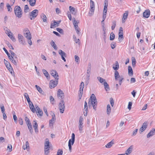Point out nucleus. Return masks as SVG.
Segmentation results:
<instances>
[{"instance_id": "1", "label": "nucleus", "mask_w": 155, "mask_h": 155, "mask_svg": "<svg viewBox=\"0 0 155 155\" xmlns=\"http://www.w3.org/2000/svg\"><path fill=\"white\" fill-rule=\"evenodd\" d=\"M97 103V100L95 95L92 94L90 97L88 103L89 108H91L92 106L93 109L96 110Z\"/></svg>"}, {"instance_id": "2", "label": "nucleus", "mask_w": 155, "mask_h": 155, "mask_svg": "<svg viewBox=\"0 0 155 155\" xmlns=\"http://www.w3.org/2000/svg\"><path fill=\"white\" fill-rule=\"evenodd\" d=\"M10 61L15 65H16L17 62L18 61V58L16 54L14 52L10 54V57H8Z\"/></svg>"}, {"instance_id": "3", "label": "nucleus", "mask_w": 155, "mask_h": 155, "mask_svg": "<svg viewBox=\"0 0 155 155\" xmlns=\"http://www.w3.org/2000/svg\"><path fill=\"white\" fill-rule=\"evenodd\" d=\"M15 14L17 17L21 18L22 15V10L20 7L19 6H16L14 8Z\"/></svg>"}, {"instance_id": "4", "label": "nucleus", "mask_w": 155, "mask_h": 155, "mask_svg": "<svg viewBox=\"0 0 155 155\" xmlns=\"http://www.w3.org/2000/svg\"><path fill=\"white\" fill-rule=\"evenodd\" d=\"M49 142L48 138H47L45 139L44 146L45 153V155H48L49 153Z\"/></svg>"}, {"instance_id": "5", "label": "nucleus", "mask_w": 155, "mask_h": 155, "mask_svg": "<svg viewBox=\"0 0 155 155\" xmlns=\"http://www.w3.org/2000/svg\"><path fill=\"white\" fill-rule=\"evenodd\" d=\"M75 141V134L74 133H72L71 135V138L69 139L68 143V146L69 147V150L70 152L71 151L72 145H73Z\"/></svg>"}, {"instance_id": "6", "label": "nucleus", "mask_w": 155, "mask_h": 155, "mask_svg": "<svg viewBox=\"0 0 155 155\" xmlns=\"http://www.w3.org/2000/svg\"><path fill=\"white\" fill-rule=\"evenodd\" d=\"M90 11L89 12V15L90 16H91L94 14L95 10V5L94 2L92 0H90Z\"/></svg>"}, {"instance_id": "7", "label": "nucleus", "mask_w": 155, "mask_h": 155, "mask_svg": "<svg viewBox=\"0 0 155 155\" xmlns=\"http://www.w3.org/2000/svg\"><path fill=\"white\" fill-rule=\"evenodd\" d=\"M59 109L61 113H63L64 111V102L63 100H61L59 104Z\"/></svg>"}, {"instance_id": "8", "label": "nucleus", "mask_w": 155, "mask_h": 155, "mask_svg": "<svg viewBox=\"0 0 155 155\" xmlns=\"http://www.w3.org/2000/svg\"><path fill=\"white\" fill-rule=\"evenodd\" d=\"M58 78H55V81L51 80L49 83V87L51 88L54 87L57 84L58 82Z\"/></svg>"}, {"instance_id": "9", "label": "nucleus", "mask_w": 155, "mask_h": 155, "mask_svg": "<svg viewBox=\"0 0 155 155\" xmlns=\"http://www.w3.org/2000/svg\"><path fill=\"white\" fill-rule=\"evenodd\" d=\"M38 10L35 9L33 10L30 13V16H31V17L30 18V19L31 20L34 19L38 15Z\"/></svg>"}, {"instance_id": "10", "label": "nucleus", "mask_w": 155, "mask_h": 155, "mask_svg": "<svg viewBox=\"0 0 155 155\" xmlns=\"http://www.w3.org/2000/svg\"><path fill=\"white\" fill-rule=\"evenodd\" d=\"M57 96L59 99L63 100L64 98V94L63 91L61 89H58L57 91Z\"/></svg>"}, {"instance_id": "11", "label": "nucleus", "mask_w": 155, "mask_h": 155, "mask_svg": "<svg viewBox=\"0 0 155 155\" xmlns=\"http://www.w3.org/2000/svg\"><path fill=\"white\" fill-rule=\"evenodd\" d=\"M84 86V82H81L80 85V89L79 91V97H80V99L81 97L82 96L83 94V89Z\"/></svg>"}, {"instance_id": "12", "label": "nucleus", "mask_w": 155, "mask_h": 155, "mask_svg": "<svg viewBox=\"0 0 155 155\" xmlns=\"http://www.w3.org/2000/svg\"><path fill=\"white\" fill-rule=\"evenodd\" d=\"M53 23H51V24L50 28H53L59 26V25L61 22V21H53Z\"/></svg>"}, {"instance_id": "13", "label": "nucleus", "mask_w": 155, "mask_h": 155, "mask_svg": "<svg viewBox=\"0 0 155 155\" xmlns=\"http://www.w3.org/2000/svg\"><path fill=\"white\" fill-rule=\"evenodd\" d=\"M83 118L82 117L80 116L79 118V130L80 132L82 131V128L83 127Z\"/></svg>"}, {"instance_id": "14", "label": "nucleus", "mask_w": 155, "mask_h": 155, "mask_svg": "<svg viewBox=\"0 0 155 155\" xmlns=\"http://www.w3.org/2000/svg\"><path fill=\"white\" fill-rule=\"evenodd\" d=\"M148 124L147 122H145L143 124L142 127L140 128V131H141L140 132V134H141L142 132L144 131L147 127Z\"/></svg>"}, {"instance_id": "15", "label": "nucleus", "mask_w": 155, "mask_h": 155, "mask_svg": "<svg viewBox=\"0 0 155 155\" xmlns=\"http://www.w3.org/2000/svg\"><path fill=\"white\" fill-rule=\"evenodd\" d=\"M59 54L61 57L62 59L65 62L66 60L64 58V57H66V54L61 50H60L59 51Z\"/></svg>"}, {"instance_id": "16", "label": "nucleus", "mask_w": 155, "mask_h": 155, "mask_svg": "<svg viewBox=\"0 0 155 155\" xmlns=\"http://www.w3.org/2000/svg\"><path fill=\"white\" fill-rule=\"evenodd\" d=\"M24 36L28 39H31V35L30 33L29 30H27L25 31V33H24Z\"/></svg>"}, {"instance_id": "17", "label": "nucleus", "mask_w": 155, "mask_h": 155, "mask_svg": "<svg viewBox=\"0 0 155 155\" xmlns=\"http://www.w3.org/2000/svg\"><path fill=\"white\" fill-rule=\"evenodd\" d=\"M150 11L149 9H147L145 11L143 14V16L144 18H148L150 15Z\"/></svg>"}, {"instance_id": "18", "label": "nucleus", "mask_w": 155, "mask_h": 155, "mask_svg": "<svg viewBox=\"0 0 155 155\" xmlns=\"http://www.w3.org/2000/svg\"><path fill=\"white\" fill-rule=\"evenodd\" d=\"M18 38L19 42L23 45L24 44L25 41L23 40L24 37L20 34H18Z\"/></svg>"}, {"instance_id": "19", "label": "nucleus", "mask_w": 155, "mask_h": 155, "mask_svg": "<svg viewBox=\"0 0 155 155\" xmlns=\"http://www.w3.org/2000/svg\"><path fill=\"white\" fill-rule=\"evenodd\" d=\"M133 148V145H131L126 150V153H125V155H128L131 153Z\"/></svg>"}, {"instance_id": "20", "label": "nucleus", "mask_w": 155, "mask_h": 155, "mask_svg": "<svg viewBox=\"0 0 155 155\" xmlns=\"http://www.w3.org/2000/svg\"><path fill=\"white\" fill-rule=\"evenodd\" d=\"M155 133V129L153 128L152 130L150 131L149 133L147 135V137L149 138L153 136Z\"/></svg>"}, {"instance_id": "21", "label": "nucleus", "mask_w": 155, "mask_h": 155, "mask_svg": "<svg viewBox=\"0 0 155 155\" xmlns=\"http://www.w3.org/2000/svg\"><path fill=\"white\" fill-rule=\"evenodd\" d=\"M51 75L55 79L56 77L58 78V75L57 72L54 70H52L51 72Z\"/></svg>"}, {"instance_id": "22", "label": "nucleus", "mask_w": 155, "mask_h": 155, "mask_svg": "<svg viewBox=\"0 0 155 155\" xmlns=\"http://www.w3.org/2000/svg\"><path fill=\"white\" fill-rule=\"evenodd\" d=\"M123 34V32H119V33L118 40L120 42H121L124 39Z\"/></svg>"}, {"instance_id": "23", "label": "nucleus", "mask_w": 155, "mask_h": 155, "mask_svg": "<svg viewBox=\"0 0 155 155\" xmlns=\"http://www.w3.org/2000/svg\"><path fill=\"white\" fill-rule=\"evenodd\" d=\"M103 84L104 85V89L106 91H110V89L109 85L106 81L104 82Z\"/></svg>"}, {"instance_id": "24", "label": "nucleus", "mask_w": 155, "mask_h": 155, "mask_svg": "<svg viewBox=\"0 0 155 155\" xmlns=\"http://www.w3.org/2000/svg\"><path fill=\"white\" fill-rule=\"evenodd\" d=\"M113 68L114 70L117 71L119 68V64L117 61H116L115 64H114L113 66Z\"/></svg>"}, {"instance_id": "25", "label": "nucleus", "mask_w": 155, "mask_h": 155, "mask_svg": "<svg viewBox=\"0 0 155 155\" xmlns=\"http://www.w3.org/2000/svg\"><path fill=\"white\" fill-rule=\"evenodd\" d=\"M114 143V141L112 140L110 142L107 143L105 146V147L107 148H110Z\"/></svg>"}, {"instance_id": "26", "label": "nucleus", "mask_w": 155, "mask_h": 155, "mask_svg": "<svg viewBox=\"0 0 155 155\" xmlns=\"http://www.w3.org/2000/svg\"><path fill=\"white\" fill-rule=\"evenodd\" d=\"M41 18L42 19L44 22H47V17L46 15H45L44 14L42 13L41 14Z\"/></svg>"}, {"instance_id": "27", "label": "nucleus", "mask_w": 155, "mask_h": 155, "mask_svg": "<svg viewBox=\"0 0 155 155\" xmlns=\"http://www.w3.org/2000/svg\"><path fill=\"white\" fill-rule=\"evenodd\" d=\"M128 15V13H125L123 15V17L122 19V23H124L125 21V20L127 19V16Z\"/></svg>"}, {"instance_id": "28", "label": "nucleus", "mask_w": 155, "mask_h": 155, "mask_svg": "<svg viewBox=\"0 0 155 155\" xmlns=\"http://www.w3.org/2000/svg\"><path fill=\"white\" fill-rule=\"evenodd\" d=\"M114 77L116 80H118V78H120V77L118 71H115L114 73Z\"/></svg>"}, {"instance_id": "29", "label": "nucleus", "mask_w": 155, "mask_h": 155, "mask_svg": "<svg viewBox=\"0 0 155 155\" xmlns=\"http://www.w3.org/2000/svg\"><path fill=\"white\" fill-rule=\"evenodd\" d=\"M128 74L130 76H132L133 75V71L132 68L130 66H129L128 67Z\"/></svg>"}, {"instance_id": "30", "label": "nucleus", "mask_w": 155, "mask_h": 155, "mask_svg": "<svg viewBox=\"0 0 155 155\" xmlns=\"http://www.w3.org/2000/svg\"><path fill=\"white\" fill-rule=\"evenodd\" d=\"M69 9L70 11L71 12L72 14L74 15L75 14L76 12L75 9L74 7L71 6H70L69 7Z\"/></svg>"}, {"instance_id": "31", "label": "nucleus", "mask_w": 155, "mask_h": 155, "mask_svg": "<svg viewBox=\"0 0 155 155\" xmlns=\"http://www.w3.org/2000/svg\"><path fill=\"white\" fill-rule=\"evenodd\" d=\"M111 107L109 104H108L107 107V113L108 115H110L111 112Z\"/></svg>"}, {"instance_id": "32", "label": "nucleus", "mask_w": 155, "mask_h": 155, "mask_svg": "<svg viewBox=\"0 0 155 155\" xmlns=\"http://www.w3.org/2000/svg\"><path fill=\"white\" fill-rule=\"evenodd\" d=\"M91 64H89L88 65V69L87 70V76L88 78L90 77V71H91Z\"/></svg>"}, {"instance_id": "33", "label": "nucleus", "mask_w": 155, "mask_h": 155, "mask_svg": "<svg viewBox=\"0 0 155 155\" xmlns=\"http://www.w3.org/2000/svg\"><path fill=\"white\" fill-rule=\"evenodd\" d=\"M50 44L51 46L54 48V49L56 50L57 49V46L53 40H52L51 41Z\"/></svg>"}, {"instance_id": "34", "label": "nucleus", "mask_w": 155, "mask_h": 155, "mask_svg": "<svg viewBox=\"0 0 155 155\" xmlns=\"http://www.w3.org/2000/svg\"><path fill=\"white\" fill-rule=\"evenodd\" d=\"M35 87L37 90L40 93L43 94V91L42 89L37 85H35Z\"/></svg>"}, {"instance_id": "35", "label": "nucleus", "mask_w": 155, "mask_h": 155, "mask_svg": "<svg viewBox=\"0 0 155 155\" xmlns=\"http://www.w3.org/2000/svg\"><path fill=\"white\" fill-rule=\"evenodd\" d=\"M27 125L28 127V128L29 130L30 133L31 134H32L33 132V130L31 123L30 124H27Z\"/></svg>"}, {"instance_id": "36", "label": "nucleus", "mask_w": 155, "mask_h": 155, "mask_svg": "<svg viewBox=\"0 0 155 155\" xmlns=\"http://www.w3.org/2000/svg\"><path fill=\"white\" fill-rule=\"evenodd\" d=\"M4 63L7 68L9 67L11 68V67L12 66L10 63L7 61L5 59H4Z\"/></svg>"}, {"instance_id": "37", "label": "nucleus", "mask_w": 155, "mask_h": 155, "mask_svg": "<svg viewBox=\"0 0 155 155\" xmlns=\"http://www.w3.org/2000/svg\"><path fill=\"white\" fill-rule=\"evenodd\" d=\"M29 3L30 5L32 6H34L35 4L36 0H29Z\"/></svg>"}, {"instance_id": "38", "label": "nucleus", "mask_w": 155, "mask_h": 155, "mask_svg": "<svg viewBox=\"0 0 155 155\" xmlns=\"http://www.w3.org/2000/svg\"><path fill=\"white\" fill-rule=\"evenodd\" d=\"M55 119L52 118V119L49 121V126L51 127V126H53L52 124L54 123Z\"/></svg>"}, {"instance_id": "39", "label": "nucleus", "mask_w": 155, "mask_h": 155, "mask_svg": "<svg viewBox=\"0 0 155 155\" xmlns=\"http://www.w3.org/2000/svg\"><path fill=\"white\" fill-rule=\"evenodd\" d=\"M36 113L38 115H39L40 116H42L43 114L42 110L40 109L37 110V111H36Z\"/></svg>"}, {"instance_id": "40", "label": "nucleus", "mask_w": 155, "mask_h": 155, "mask_svg": "<svg viewBox=\"0 0 155 155\" xmlns=\"http://www.w3.org/2000/svg\"><path fill=\"white\" fill-rule=\"evenodd\" d=\"M115 37V35L113 32H111L110 34V39L111 41L113 40Z\"/></svg>"}, {"instance_id": "41", "label": "nucleus", "mask_w": 155, "mask_h": 155, "mask_svg": "<svg viewBox=\"0 0 155 155\" xmlns=\"http://www.w3.org/2000/svg\"><path fill=\"white\" fill-rule=\"evenodd\" d=\"M97 79H98L99 81L100 82V83L103 84L104 83V82L105 81V80L104 79L102 78H101L100 77H98Z\"/></svg>"}, {"instance_id": "42", "label": "nucleus", "mask_w": 155, "mask_h": 155, "mask_svg": "<svg viewBox=\"0 0 155 155\" xmlns=\"http://www.w3.org/2000/svg\"><path fill=\"white\" fill-rule=\"evenodd\" d=\"M73 38L74 39V41L76 43H78L79 45L80 44V41L79 39H77L76 37L74 36H73Z\"/></svg>"}, {"instance_id": "43", "label": "nucleus", "mask_w": 155, "mask_h": 155, "mask_svg": "<svg viewBox=\"0 0 155 155\" xmlns=\"http://www.w3.org/2000/svg\"><path fill=\"white\" fill-rule=\"evenodd\" d=\"M29 107L30 108V109L31 110V111L33 112V113H35L36 111V110L35 109L34 107V106L33 104L31 106H29Z\"/></svg>"}, {"instance_id": "44", "label": "nucleus", "mask_w": 155, "mask_h": 155, "mask_svg": "<svg viewBox=\"0 0 155 155\" xmlns=\"http://www.w3.org/2000/svg\"><path fill=\"white\" fill-rule=\"evenodd\" d=\"M132 65L133 67H135L136 65V60L134 57H132Z\"/></svg>"}, {"instance_id": "45", "label": "nucleus", "mask_w": 155, "mask_h": 155, "mask_svg": "<svg viewBox=\"0 0 155 155\" xmlns=\"http://www.w3.org/2000/svg\"><path fill=\"white\" fill-rule=\"evenodd\" d=\"M29 8L28 6L27 5H25L24 7V12L25 13H27L29 11Z\"/></svg>"}, {"instance_id": "46", "label": "nucleus", "mask_w": 155, "mask_h": 155, "mask_svg": "<svg viewBox=\"0 0 155 155\" xmlns=\"http://www.w3.org/2000/svg\"><path fill=\"white\" fill-rule=\"evenodd\" d=\"M7 150H8L9 152H11L12 150V146L11 144H8L7 147Z\"/></svg>"}, {"instance_id": "47", "label": "nucleus", "mask_w": 155, "mask_h": 155, "mask_svg": "<svg viewBox=\"0 0 155 155\" xmlns=\"http://www.w3.org/2000/svg\"><path fill=\"white\" fill-rule=\"evenodd\" d=\"M116 21H112V25L111 26V29L112 30H113L114 29L115 26H116Z\"/></svg>"}, {"instance_id": "48", "label": "nucleus", "mask_w": 155, "mask_h": 155, "mask_svg": "<svg viewBox=\"0 0 155 155\" xmlns=\"http://www.w3.org/2000/svg\"><path fill=\"white\" fill-rule=\"evenodd\" d=\"M73 25L74 27H78V23L77 21L75 20L74 18L73 19Z\"/></svg>"}, {"instance_id": "49", "label": "nucleus", "mask_w": 155, "mask_h": 155, "mask_svg": "<svg viewBox=\"0 0 155 155\" xmlns=\"http://www.w3.org/2000/svg\"><path fill=\"white\" fill-rule=\"evenodd\" d=\"M25 121L27 125L29 124H30L31 123L29 118L27 117H25Z\"/></svg>"}, {"instance_id": "50", "label": "nucleus", "mask_w": 155, "mask_h": 155, "mask_svg": "<svg viewBox=\"0 0 155 155\" xmlns=\"http://www.w3.org/2000/svg\"><path fill=\"white\" fill-rule=\"evenodd\" d=\"M6 6L7 7L8 11V12H11L12 11V8L11 7V6L9 5V4L8 3L7 4Z\"/></svg>"}, {"instance_id": "51", "label": "nucleus", "mask_w": 155, "mask_h": 155, "mask_svg": "<svg viewBox=\"0 0 155 155\" xmlns=\"http://www.w3.org/2000/svg\"><path fill=\"white\" fill-rule=\"evenodd\" d=\"M50 100L51 103L53 104H54V98L52 96H50Z\"/></svg>"}, {"instance_id": "52", "label": "nucleus", "mask_w": 155, "mask_h": 155, "mask_svg": "<svg viewBox=\"0 0 155 155\" xmlns=\"http://www.w3.org/2000/svg\"><path fill=\"white\" fill-rule=\"evenodd\" d=\"M24 96L26 98L27 102L28 101V100H29V101L30 100V98L29 97V96H28V94L27 93H25L24 94Z\"/></svg>"}, {"instance_id": "53", "label": "nucleus", "mask_w": 155, "mask_h": 155, "mask_svg": "<svg viewBox=\"0 0 155 155\" xmlns=\"http://www.w3.org/2000/svg\"><path fill=\"white\" fill-rule=\"evenodd\" d=\"M18 122L21 125H22L23 124V120L21 117H20L18 118Z\"/></svg>"}, {"instance_id": "54", "label": "nucleus", "mask_w": 155, "mask_h": 155, "mask_svg": "<svg viewBox=\"0 0 155 155\" xmlns=\"http://www.w3.org/2000/svg\"><path fill=\"white\" fill-rule=\"evenodd\" d=\"M74 58L75 61L77 63H79L80 61L79 57L78 56L75 55L74 56Z\"/></svg>"}, {"instance_id": "55", "label": "nucleus", "mask_w": 155, "mask_h": 155, "mask_svg": "<svg viewBox=\"0 0 155 155\" xmlns=\"http://www.w3.org/2000/svg\"><path fill=\"white\" fill-rule=\"evenodd\" d=\"M33 122L35 123L33 124V126L34 128H38V125L37 124L36 121V120H34Z\"/></svg>"}, {"instance_id": "56", "label": "nucleus", "mask_w": 155, "mask_h": 155, "mask_svg": "<svg viewBox=\"0 0 155 155\" xmlns=\"http://www.w3.org/2000/svg\"><path fill=\"white\" fill-rule=\"evenodd\" d=\"M63 152L62 150L59 149L57 152V155H62Z\"/></svg>"}, {"instance_id": "57", "label": "nucleus", "mask_w": 155, "mask_h": 155, "mask_svg": "<svg viewBox=\"0 0 155 155\" xmlns=\"http://www.w3.org/2000/svg\"><path fill=\"white\" fill-rule=\"evenodd\" d=\"M111 48L112 49H114L115 48L116 46V43L114 42H112L110 45Z\"/></svg>"}, {"instance_id": "58", "label": "nucleus", "mask_w": 155, "mask_h": 155, "mask_svg": "<svg viewBox=\"0 0 155 155\" xmlns=\"http://www.w3.org/2000/svg\"><path fill=\"white\" fill-rule=\"evenodd\" d=\"M84 109L86 112L88 111V107H87V104L86 101L84 103Z\"/></svg>"}, {"instance_id": "59", "label": "nucleus", "mask_w": 155, "mask_h": 155, "mask_svg": "<svg viewBox=\"0 0 155 155\" xmlns=\"http://www.w3.org/2000/svg\"><path fill=\"white\" fill-rule=\"evenodd\" d=\"M56 30L61 34L63 33V29L61 28H56Z\"/></svg>"}, {"instance_id": "60", "label": "nucleus", "mask_w": 155, "mask_h": 155, "mask_svg": "<svg viewBox=\"0 0 155 155\" xmlns=\"http://www.w3.org/2000/svg\"><path fill=\"white\" fill-rule=\"evenodd\" d=\"M3 50L5 51L6 54H7L8 57H10V54L8 52L7 50L5 48H3Z\"/></svg>"}, {"instance_id": "61", "label": "nucleus", "mask_w": 155, "mask_h": 155, "mask_svg": "<svg viewBox=\"0 0 155 155\" xmlns=\"http://www.w3.org/2000/svg\"><path fill=\"white\" fill-rule=\"evenodd\" d=\"M132 106V103L131 102H129L128 103L127 108L130 110L131 109Z\"/></svg>"}, {"instance_id": "62", "label": "nucleus", "mask_w": 155, "mask_h": 155, "mask_svg": "<svg viewBox=\"0 0 155 155\" xmlns=\"http://www.w3.org/2000/svg\"><path fill=\"white\" fill-rule=\"evenodd\" d=\"M124 78L122 76H121L120 77V79L119 80V82L120 85H121V83H122V80Z\"/></svg>"}, {"instance_id": "63", "label": "nucleus", "mask_w": 155, "mask_h": 155, "mask_svg": "<svg viewBox=\"0 0 155 155\" xmlns=\"http://www.w3.org/2000/svg\"><path fill=\"white\" fill-rule=\"evenodd\" d=\"M7 44L10 49L13 50L14 49V48L12 45L8 42V43H7Z\"/></svg>"}, {"instance_id": "64", "label": "nucleus", "mask_w": 155, "mask_h": 155, "mask_svg": "<svg viewBox=\"0 0 155 155\" xmlns=\"http://www.w3.org/2000/svg\"><path fill=\"white\" fill-rule=\"evenodd\" d=\"M13 119H14L15 122L16 123H17V117L16 115L15 114H13Z\"/></svg>"}]
</instances>
